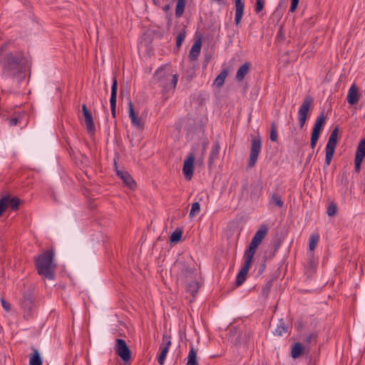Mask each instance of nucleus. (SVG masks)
<instances>
[{"label":"nucleus","instance_id":"56","mask_svg":"<svg viewBox=\"0 0 365 365\" xmlns=\"http://www.w3.org/2000/svg\"><path fill=\"white\" fill-rule=\"evenodd\" d=\"M169 9H170V6L168 4V5H166V6H165L164 10H165V11H167V10H168Z\"/></svg>","mask_w":365,"mask_h":365},{"label":"nucleus","instance_id":"2","mask_svg":"<svg viewBox=\"0 0 365 365\" xmlns=\"http://www.w3.org/2000/svg\"><path fill=\"white\" fill-rule=\"evenodd\" d=\"M54 252L48 250L42 254L35 257L34 263L39 275L43 276L48 279L55 278L54 271L56 265L53 263Z\"/></svg>","mask_w":365,"mask_h":365},{"label":"nucleus","instance_id":"3","mask_svg":"<svg viewBox=\"0 0 365 365\" xmlns=\"http://www.w3.org/2000/svg\"><path fill=\"white\" fill-rule=\"evenodd\" d=\"M154 78L163 88L164 91L168 92L170 90H175L178 81V75H172L166 70V66H163L155 71Z\"/></svg>","mask_w":365,"mask_h":365},{"label":"nucleus","instance_id":"46","mask_svg":"<svg viewBox=\"0 0 365 365\" xmlns=\"http://www.w3.org/2000/svg\"><path fill=\"white\" fill-rule=\"evenodd\" d=\"M362 160H363V159H361V158L355 157V159H354V169H355V171L356 173H359V171H360L361 164Z\"/></svg>","mask_w":365,"mask_h":365},{"label":"nucleus","instance_id":"9","mask_svg":"<svg viewBox=\"0 0 365 365\" xmlns=\"http://www.w3.org/2000/svg\"><path fill=\"white\" fill-rule=\"evenodd\" d=\"M195 156L194 153H190L184 161L182 172L185 179L191 180L194 173V163Z\"/></svg>","mask_w":365,"mask_h":365},{"label":"nucleus","instance_id":"42","mask_svg":"<svg viewBox=\"0 0 365 365\" xmlns=\"http://www.w3.org/2000/svg\"><path fill=\"white\" fill-rule=\"evenodd\" d=\"M337 212V207L334 203H331L327 209V213L328 216L332 217L334 216Z\"/></svg>","mask_w":365,"mask_h":365},{"label":"nucleus","instance_id":"55","mask_svg":"<svg viewBox=\"0 0 365 365\" xmlns=\"http://www.w3.org/2000/svg\"><path fill=\"white\" fill-rule=\"evenodd\" d=\"M316 145H317V143H313V142H312V141L310 142V145H311V148H312V149H314V148L316 147Z\"/></svg>","mask_w":365,"mask_h":365},{"label":"nucleus","instance_id":"10","mask_svg":"<svg viewBox=\"0 0 365 365\" xmlns=\"http://www.w3.org/2000/svg\"><path fill=\"white\" fill-rule=\"evenodd\" d=\"M82 112L84 116V120L88 133L89 134H94L96 132V127L93 122V115L88 109L87 106L86 104L82 105Z\"/></svg>","mask_w":365,"mask_h":365},{"label":"nucleus","instance_id":"6","mask_svg":"<svg viewBox=\"0 0 365 365\" xmlns=\"http://www.w3.org/2000/svg\"><path fill=\"white\" fill-rule=\"evenodd\" d=\"M314 99L311 96H307L298 111L299 122L300 127L302 128L306 123L309 110L313 104Z\"/></svg>","mask_w":365,"mask_h":365},{"label":"nucleus","instance_id":"12","mask_svg":"<svg viewBox=\"0 0 365 365\" xmlns=\"http://www.w3.org/2000/svg\"><path fill=\"white\" fill-rule=\"evenodd\" d=\"M114 165L117 175L120 178L123 183L130 189H134L135 187V182L132 176L127 172L118 169L117 163L115 161Z\"/></svg>","mask_w":365,"mask_h":365},{"label":"nucleus","instance_id":"13","mask_svg":"<svg viewBox=\"0 0 365 365\" xmlns=\"http://www.w3.org/2000/svg\"><path fill=\"white\" fill-rule=\"evenodd\" d=\"M128 110L129 117L131 120L132 124L135 127L142 129L143 128L144 124L142 122L141 119L138 117V114L135 113L133 106L131 101L129 102Z\"/></svg>","mask_w":365,"mask_h":365},{"label":"nucleus","instance_id":"1","mask_svg":"<svg viewBox=\"0 0 365 365\" xmlns=\"http://www.w3.org/2000/svg\"><path fill=\"white\" fill-rule=\"evenodd\" d=\"M9 43L0 46V67L4 78L17 79L18 82L24 78L26 58L22 52L8 51Z\"/></svg>","mask_w":365,"mask_h":365},{"label":"nucleus","instance_id":"31","mask_svg":"<svg viewBox=\"0 0 365 365\" xmlns=\"http://www.w3.org/2000/svg\"><path fill=\"white\" fill-rule=\"evenodd\" d=\"M249 272L240 269L237 275L235 285L236 287L241 286L246 280Z\"/></svg>","mask_w":365,"mask_h":365},{"label":"nucleus","instance_id":"4","mask_svg":"<svg viewBox=\"0 0 365 365\" xmlns=\"http://www.w3.org/2000/svg\"><path fill=\"white\" fill-rule=\"evenodd\" d=\"M339 131V126L337 125L334 128L329 137V140L327 143L325 150V164L327 166H329L330 165L331 159L334 156L335 148L337 145Z\"/></svg>","mask_w":365,"mask_h":365},{"label":"nucleus","instance_id":"27","mask_svg":"<svg viewBox=\"0 0 365 365\" xmlns=\"http://www.w3.org/2000/svg\"><path fill=\"white\" fill-rule=\"evenodd\" d=\"M171 341H168L164 348L162 349L161 352L158 356V361L160 364L163 365L165 362L166 355L169 351Z\"/></svg>","mask_w":365,"mask_h":365},{"label":"nucleus","instance_id":"30","mask_svg":"<svg viewBox=\"0 0 365 365\" xmlns=\"http://www.w3.org/2000/svg\"><path fill=\"white\" fill-rule=\"evenodd\" d=\"M270 203L274 204L278 207H282L284 206V201L279 194L274 192L271 195Z\"/></svg>","mask_w":365,"mask_h":365},{"label":"nucleus","instance_id":"33","mask_svg":"<svg viewBox=\"0 0 365 365\" xmlns=\"http://www.w3.org/2000/svg\"><path fill=\"white\" fill-rule=\"evenodd\" d=\"M319 241V235L318 233L312 234L309 240V248L311 251H313Z\"/></svg>","mask_w":365,"mask_h":365},{"label":"nucleus","instance_id":"11","mask_svg":"<svg viewBox=\"0 0 365 365\" xmlns=\"http://www.w3.org/2000/svg\"><path fill=\"white\" fill-rule=\"evenodd\" d=\"M117 93H118V81H117L116 76H114L113 78V83H112V86H111V93H110V98L111 114L114 118L116 116Z\"/></svg>","mask_w":365,"mask_h":365},{"label":"nucleus","instance_id":"25","mask_svg":"<svg viewBox=\"0 0 365 365\" xmlns=\"http://www.w3.org/2000/svg\"><path fill=\"white\" fill-rule=\"evenodd\" d=\"M186 5V0H177V4L175 6V16L176 17H180L182 16Z\"/></svg>","mask_w":365,"mask_h":365},{"label":"nucleus","instance_id":"29","mask_svg":"<svg viewBox=\"0 0 365 365\" xmlns=\"http://www.w3.org/2000/svg\"><path fill=\"white\" fill-rule=\"evenodd\" d=\"M29 365H42V360L40 354L36 349H34L30 358Z\"/></svg>","mask_w":365,"mask_h":365},{"label":"nucleus","instance_id":"51","mask_svg":"<svg viewBox=\"0 0 365 365\" xmlns=\"http://www.w3.org/2000/svg\"><path fill=\"white\" fill-rule=\"evenodd\" d=\"M266 260H267V259H266V257H264V261L262 263V264L260 265L259 269L258 270L259 275L262 274L266 269Z\"/></svg>","mask_w":365,"mask_h":365},{"label":"nucleus","instance_id":"36","mask_svg":"<svg viewBox=\"0 0 365 365\" xmlns=\"http://www.w3.org/2000/svg\"><path fill=\"white\" fill-rule=\"evenodd\" d=\"M269 138L273 142H277L278 140L277 125H276L275 122H272L271 123Z\"/></svg>","mask_w":365,"mask_h":365},{"label":"nucleus","instance_id":"43","mask_svg":"<svg viewBox=\"0 0 365 365\" xmlns=\"http://www.w3.org/2000/svg\"><path fill=\"white\" fill-rule=\"evenodd\" d=\"M200 204L198 202H195L192 205L191 210L190 211L189 215L190 217H193L196 215L200 212Z\"/></svg>","mask_w":365,"mask_h":365},{"label":"nucleus","instance_id":"17","mask_svg":"<svg viewBox=\"0 0 365 365\" xmlns=\"http://www.w3.org/2000/svg\"><path fill=\"white\" fill-rule=\"evenodd\" d=\"M220 145L218 140H215L212 145L209 156L208 164L209 166H212L215 161L219 158Z\"/></svg>","mask_w":365,"mask_h":365},{"label":"nucleus","instance_id":"57","mask_svg":"<svg viewBox=\"0 0 365 365\" xmlns=\"http://www.w3.org/2000/svg\"><path fill=\"white\" fill-rule=\"evenodd\" d=\"M311 157H312V155H310L308 157L307 160V163L309 161V160H310Z\"/></svg>","mask_w":365,"mask_h":365},{"label":"nucleus","instance_id":"54","mask_svg":"<svg viewBox=\"0 0 365 365\" xmlns=\"http://www.w3.org/2000/svg\"><path fill=\"white\" fill-rule=\"evenodd\" d=\"M313 337V334H309L307 337V342H310L312 341V339Z\"/></svg>","mask_w":365,"mask_h":365},{"label":"nucleus","instance_id":"49","mask_svg":"<svg viewBox=\"0 0 365 365\" xmlns=\"http://www.w3.org/2000/svg\"><path fill=\"white\" fill-rule=\"evenodd\" d=\"M299 0H292L291 1V6L289 8V12H294L298 6Z\"/></svg>","mask_w":365,"mask_h":365},{"label":"nucleus","instance_id":"24","mask_svg":"<svg viewBox=\"0 0 365 365\" xmlns=\"http://www.w3.org/2000/svg\"><path fill=\"white\" fill-rule=\"evenodd\" d=\"M253 257L254 255L245 252L243 255L244 263L241 269L249 272L253 262Z\"/></svg>","mask_w":365,"mask_h":365},{"label":"nucleus","instance_id":"16","mask_svg":"<svg viewBox=\"0 0 365 365\" xmlns=\"http://www.w3.org/2000/svg\"><path fill=\"white\" fill-rule=\"evenodd\" d=\"M202 41L201 38H198L195 41L194 44L192 45L188 57L190 61H195L197 59L200 53Z\"/></svg>","mask_w":365,"mask_h":365},{"label":"nucleus","instance_id":"40","mask_svg":"<svg viewBox=\"0 0 365 365\" xmlns=\"http://www.w3.org/2000/svg\"><path fill=\"white\" fill-rule=\"evenodd\" d=\"M22 307L30 309L33 306V301L30 296H24L21 302Z\"/></svg>","mask_w":365,"mask_h":365},{"label":"nucleus","instance_id":"53","mask_svg":"<svg viewBox=\"0 0 365 365\" xmlns=\"http://www.w3.org/2000/svg\"><path fill=\"white\" fill-rule=\"evenodd\" d=\"M153 2L155 5L159 6L161 2V0H153Z\"/></svg>","mask_w":365,"mask_h":365},{"label":"nucleus","instance_id":"15","mask_svg":"<svg viewBox=\"0 0 365 365\" xmlns=\"http://www.w3.org/2000/svg\"><path fill=\"white\" fill-rule=\"evenodd\" d=\"M360 96L359 94V89L356 84H352L349 90L347 95V102L350 105H354L359 101Z\"/></svg>","mask_w":365,"mask_h":365},{"label":"nucleus","instance_id":"32","mask_svg":"<svg viewBox=\"0 0 365 365\" xmlns=\"http://www.w3.org/2000/svg\"><path fill=\"white\" fill-rule=\"evenodd\" d=\"M186 365H198L197 352L192 346L189 351L188 360Z\"/></svg>","mask_w":365,"mask_h":365},{"label":"nucleus","instance_id":"38","mask_svg":"<svg viewBox=\"0 0 365 365\" xmlns=\"http://www.w3.org/2000/svg\"><path fill=\"white\" fill-rule=\"evenodd\" d=\"M259 245V243L252 240L249 245V247L245 250V252L250 254V255H255Z\"/></svg>","mask_w":365,"mask_h":365},{"label":"nucleus","instance_id":"35","mask_svg":"<svg viewBox=\"0 0 365 365\" xmlns=\"http://www.w3.org/2000/svg\"><path fill=\"white\" fill-rule=\"evenodd\" d=\"M8 202L9 206H10L11 209L14 211H16L19 210L21 200L19 198L16 197H11L9 196V200H8Z\"/></svg>","mask_w":365,"mask_h":365},{"label":"nucleus","instance_id":"8","mask_svg":"<svg viewBox=\"0 0 365 365\" xmlns=\"http://www.w3.org/2000/svg\"><path fill=\"white\" fill-rule=\"evenodd\" d=\"M175 264H178V266H179L180 273L185 279H192L197 271V269L194 267L190 266V264H193L191 262L180 260L177 261Z\"/></svg>","mask_w":365,"mask_h":365},{"label":"nucleus","instance_id":"52","mask_svg":"<svg viewBox=\"0 0 365 365\" xmlns=\"http://www.w3.org/2000/svg\"><path fill=\"white\" fill-rule=\"evenodd\" d=\"M319 133L312 132L311 141L317 143L319 140Z\"/></svg>","mask_w":365,"mask_h":365},{"label":"nucleus","instance_id":"45","mask_svg":"<svg viewBox=\"0 0 365 365\" xmlns=\"http://www.w3.org/2000/svg\"><path fill=\"white\" fill-rule=\"evenodd\" d=\"M265 0H257L255 6L256 13H259L264 8Z\"/></svg>","mask_w":365,"mask_h":365},{"label":"nucleus","instance_id":"14","mask_svg":"<svg viewBox=\"0 0 365 365\" xmlns=\"http://www.w3.org/2000/svg\"><path fill=\"white\" fill-rule=\"evenodd\" d=\"M234 2L235 6V22L236 26H238L244 15L245 4L242 0H235Z\"/></svg>","mask_w":365,"mask_h":365},{"label":"nucleus","instance_id":"28","mask_svg":"<svg viewBox=\"0 0 365 365\" xmlns=\"http://www.w3.org/2000/svg\"><path fill=\"white\" fill-rule=\"evenodd\" d=\"M228 75V71L227 69H223L220 73L216 77L215 80V84L217 86V87H221L225 81L226 77Z\"/></svg>","mask_w":365,"mask_h":365},{"label":"nucleus","instance_id":"37","mask_svg":"<svg viewBox=\"0 0 365 365\" xmlns=\"http://www.w3.org/2000/svg\"><path fill=\"white\" fill-rule=\"evenodd\" d=\"M8 200H9V195L4 196L0 199V216L2 215L9 207Z\"/></svg>","mask_w":365,"mask_h":365},{"label":"nucleus","instance_id":"21","mask_svg":"<svg viewBox=\"0 0 365 365\" xmlns=\"http://www.w3.org/2000/svg\"><path fill=\"white\" fill-rule=\"evenodd\" d=\"M304 351V346L301 343L297 342L292 347L291 356L293 359H297L303 354Z\"/></svg>","mask_w":365,"mask_h":365},{"label":"nucleus","instance_id":"26","mask_svg":"<svg viewBox=\"0 0 365 365\" xmlns=\"http://www.w3.org/2000/svg\"><path fill=\"white\" fill-rule=\"evenodd\" d=\"M355 157L361 159H364V158L365 157V138H363L359 143L356 148Z\"/></svg>","mask_w":365,"mask_h":365},{"label":"nucleus","instance_id":"19","mask_svg":"<svg viewBox=\"0 0 365 365\" xmlns=\"http://www.w3.org/2000/svg\"><path fill=\"white\" fill-rule=\"evenodd\" d=\"M267 232H268L267 226L266 225H262L260 226L259 230L256 232V233L255 234L252 240L254 242H256L260 245L262 241L264 238V237L267 235Z\"/></svg>","mask_w":365,"mask_h":365},{"label":"nucleus","instance_id":"50","mask_svg":"<svg viewBox=\"0 0 365 365\" xmlns=\"http://www.w3.org/2000/svg\"><path fill=\"white\" fill-rule=\"evenodd\" d=\"M307 264L310 266V267H315L317 263L314 259L313 253L311 254L310 257L308 259Z\"/></svg>","mask_w":365,"mask_h":365},{"label":"nucleus","instance_id":"39","mask_svg":"<svg viewBox=\"0 0 365 365\" xmlns=\"http://www.w3.org/2000/svg\"><path fill=\"white\" fill-rule=\"evenodd\" d=\"M182 235V231L180 230H175L170 237V241L171 242H178L180 240Z\"/></svg>","mask_w":365,"mask_h":365},{"label":"nucleus","instance_id":"41","mask_svg":"<svg viewBox=\"0 0 365 365\" xmlns=\"http://www.w3.org/2000/svg\"><path fill=\"white\" fill-rule=\"evenodd\" d=\"M185 31L180 32L176 37V46L179 48L185 38Z\"/></svg>","mask_w":365,"mask_h":365},{"label":"nucleus","instance_id":"20","mask_svg":"<svg viewBox=\"0 0 365 365\" xmlns=\"http://www.w3.org/2000/svg\"><path fill=\"white\" fill-rule=\"evenodd\" d=\"M326 120V116L324 115V111H322L319 115L317 118L316 121L314 123L312 132L321 133V131L322 130V128L324 125L325 124Z\"/></svg>","mask_w":365,"mask_h":365},{"label":"nucleus","instance_id":"22","mask_svg":"<svg viewBox=\"0 0 365 365\" xmlns=\"http://www.w3.org/2000/svg\"><path fill=\"white\" fill-rule=\"evenodd\" d=\"M288 332V326L286 324L283 319L279 320L277 327L275 329L274 334L277 336H282Z\"/></svg>","mask_w":365,"mask_h":365},{"label":"nucleus","instance_id":"48","mask_svg":"<svg viewBox=\"0 0 365 365\" xmlns=\"http://www.w3.org/2000/svg\"><path fill=\"white\" fill-rule=\"evenodd\" d=\"M1 305H2L3 308L5 309V311H6V312L11 311V304L8 302H6L4 298H1Z\"/></svg>","mask_w":365,"mask_h":365},{"label":"nucleus","instance_id":"5","mask_svg":"<svg viewBox=\"0 0 365 365\" xmlns=\"http://www.w3.org/2000/svg\"><path fill=\"white\" fill-rule=\"evenodd\" d=\"M262 149V139L260 136L254 137L252 139L250 154L248 162V167L253 168L257 160L258 156Z\"/></svg>","mask_w":365,"mask_h":365},{"label":"nucleus","instance_id":"34","mask_svg":"<svg viewBox=\"0 0 365 365\" xmlns=\"http://www.w3.org/2000/svg\"><path fill=\"white\" fill-rule=\"evenodd\" d=\"M281 244H282V240L278 236H276L275 237H274L272 240L271 246L273 247L274 251H273V253H272L271 257H274L275 256L276 253L277 252L278 250L279 249V247L281 246Z\"/></svg>","mask_w":365,"mask_h":365},{"label":"nucleus","instance_id":"44","mask_svg":"<svg viewBox=\"0 0 365 365\" xmlns=\"http://www.w3.org/2000/svg\"><path fill=\"white\" fill-rule=\"evenodd\" d=\"M272 286V281L267 282L262 288V294L264 297H267Z\"/></svg>","mask_w":365,"mask_h":365},{"label":"nucleus","instance_id":"58","mask_svg":"<svg viewBox=\"0 0 365 365\" xmlns=\"http://www.w3.org/2000/svg\"><path fill=\"white\" fill-rule=\"evenodd\" d=\"M342 175H343V177L346 178V173H343Z\"/></svg>","mask_w":365,"mask_h":365},{"label":"nucleus","instance_id":"47","mask_svg":"<svg viewBox=\"0 0 365 365\" xmlns=\"http://www.w3.org/2000/svg\"><path fill=\"white\" fill-rule=\"evenodd\" d=\"M9 124L10 126L17 125L19 123L21 122V118L19 117H13L8 119Z\"/></svg>","mask_w":365,"mask_h":365},{"label":"nucleus","instance_id":"7","mask_svg":"<svg viewBox=\"0 0 365 365\" xmlns=\"http://www.w3.org/2000/svg\"><path fill=\"white\" fill-rule=\"evenodd\" d=\"M114 349L117 355L119 356L125 363L130 361L131 359V351L124 339H117Z\"/></svg>","mask_w":365,"mask_h":365},{"label":"nucleus","instance_id":"23","mask_svg":"<svg viewBox=\"0 0 365 365\" xmlns=\"http://www.w3.org/2000/svg\"><path fill=\"white\" fill-rule=\"evenodd\" d=\"M200 288V284L198 281L194 279L191 281L190 283H187L186 286V291L192 294V296H195L198 292V289Z\"/></svg>","mask_w":365,"mask_h":365},{"label":"nucleus","instance_id":"18","mask_svg":"<svg viewBox=\"0 0 365 365\" xmlns=\"http://www.w3.org/2000/svg\"><path fill=\"white\" fill-rule=\"evenodd\" d=\"M251 68V63L250 62H245L242 64L237 71L236 80L237 81H242L246 75L250 72Z\"/></svg>","mask_w":365,"mask_h":365}]
</instances>
